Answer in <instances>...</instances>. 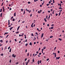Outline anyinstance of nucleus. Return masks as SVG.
I'll return each instance as SVG.
<instances>
[{
	"instance_id": "obj_1",
	"label": "nucleus",
	"mask_w": 65,
	"mask_h": 65,
	"mask_svg": "<svg viewBox=\"0 0 65 65\" xmlns=\"http://www.w3.org/2000/svg\"><path fill=\"white\" fill-rule=\"evenodd\" d=\"M12 57H14V58H15V57H16V56H15V55L14 56V54H13L12 55Z\"/></svg>"
},
{
	"instance_id": "obj_2",
	"label": "nucleus",
	"mask_w": 65,
	"mask_h": 65,
	"mask_svg": "<svg viewBox=\"0 0 65 65\" xmlns=\"http://www.w3.org/2000/svg\"><path fill=\"white\" fill-rule=\"evenodd\" d=\"M60 57H56V60H59V59H60Z\"/></svg>"
},
{
	"instance_id": "obj_3",
	"label": "nucleus",
	"mask_w": 65,
	"mask_h": 65,
	"mask_svg": "<svg viewBox=\"0 0 65 65\" xmlns=\"http://www.w3.org/2000/svg\"><path fill=\"white\" fill-rule=\"evenodd\" d=\"M34 24V23H32V24L31 25V27H32V28H33V24Z\"/></svg>"
},
{
	"instance_id": "obj_4",
	"label": "nucleus",
	"mask_w": 65,
	"mask_h": 65,
	"mask_svg": "<svg viewBox=\"0 0 65 65\" xmlns=\"http://www.w3.org/2000/svg\"><path fill=\"white\" fill-rule=\"evenodd\" d=\"M43 34H44V33H42V35L41 36V37L42 38V37H43Z\"/></svg>"
},
{
	"instance_id": "obj_5",
	"label": "nucleus",
	"mask_w": 65,
	"mask_h": 65,
	"mask_svg": "<svg viewBox=\"0 0 65 65\" xmlns=\"http://www.w3.org/2000/svg\"><path fill=\"white\" fill-rule=\"evenodd\" d=\"M13 28V27H11L10 28V31Z\"/></svg>"
},
{
	"instance_id": "obj_6",
	"label": "nucleus",
	"mask_w": 65,
	"mask_h": 65,
	"mask_svg": "<svg viewBox=\"0 0 65 65\" xmlns=\"http://www.w3.org/2000/svg\"><path fill=\"white\" fill-rule=\"evenodd\" d=\"M29 45H31V46L32 45V42H30L29 43Z\"/></svg>"
},
{
	"instance_id": "obj_7",
	"label": "nucleus",
	"mask_w": 65,
	"mask_h": 65,
	"mask_svg": "<svg viewBox=\"0 0 65 65\" xmlns=\"http://www.w3.org/2000/svg\"><path fill=\"white\" fill-rule=\"evenodd\" d=\"M14 17H16V13H14Z\"/></svg>"
},
{
	"instance_id": "obj_8",
	"label": "nucleus",
	"mask_w": 65,
	"mask_h": 65,
	"mask_svg": "<svg viewBox=\"0 0 65 65\" xmlns=\"http://www.w3.org/2000/svg\"><path fill=\"white\" fill-rule=\"evenodd\" d=\"M3 12H4V10H5V9H4V6L3 7Z\"/></svg>"
},
{
	"instance_id": "obj_9",
	"label": "nucleus",
	"mask_w": 65,
	"mask_h": 65,
	"mask_svg": "<svg viewBox=\"0 0 65 65\" xmlns=\"http://www.w3.org/2000/svg\"><path fill=\"white\" fill-rule=\"evenodd\" d=\"M58 40H60V41H62V40L60 38H59L58 39Z\"/></svg>"
},
{
	"instance_id": "obj_10",
	"label": "nucleus",
	"mask_w": 65,
	"mask_h": 65,
	"mask_svg": "<svg viewBox=\"0 0 65 65\" xmlns=\"http://www.w3.org/2000/svg\"><path fill=\"white\" fill-rule=\"evenodd\" d=\"M8 25H10V22L9 21V20H8Z\"/></svg>"
},
{
	"instance_id": "obj_11",
	"label": "nucleus",
	"mask_w": 65,
	"mask_h": 65,
	"mask_svg": "<svg viewBox=\"0 0 65 65\" xmlns=\"http://www.w3.org/2000/svg\"><path fill=\"white\" fill-rule=\"evenodd\" d=\"M8 32H6L4 34V35H5V34H8Z\"/></svg>"
},
{
	"instance_id": "obj_12",
	"label": "nucleus",
	"mask_w": 65,
	"mask_h": 65,
	"mask_svg": "<svg viewBox=\"0 0 65 65\" xmlns=\"http://www.w3.org/2000/svg\"><path fill=\"white\" fill-rule=\"evenodd\" d=\"M29 55H30V53H27V57H28V56H29Z\"/></svg>"
},
{
	"instance_id": "obj_13",
	"label": "nucleus",
	"mask_w": 65,
	"mask_h": 65,
	"mask_svg": "<svg viewBox=\"0 0 65 65\" xmlns=\"http://www.w3.org/2000/svg\"><path fill=\"white\" fill-rule=\"evenodd\" d=\"M11 52V48H10V49L9 51V52H10H10Z\"/></svg>"
},
{
	"instance_id": "obj_14",
	"label": "nucleus",
	"mask_w": 65,
	"mask_h": 65,
	"mask_svg": "<svg viewBox=\"0 0 65 65\" xmlns=\"http://www.w3.org/2000/svg\"><path fill=\"white\" fill-rule=\"evenodd\" d=\"M44 21H45V22H47V21H46V18H44Z\"/></svg>"
},
{
	"instance_id": "obj_15",
	"label": "nucleus",
	"mask_w": 65,
	"mask_h": 65,
	"mask_svg": "<svg viewBox=\"0 0 65 65\" xmlns=\"http://www.w3.org/2000/svg\"><path fill=\"white\" fill-rule=\"evenodd\" d=\"M43 48L44 49V50H45V48H46V46H44L43 47Z\"/></svg>"
},
{
	"instance_id": "obj_16",
	"label": "nucleus",
	"mask_w": 65,
	"mask_h": 65,
	"mask_svg": "<svg viewBox=\"0 0 65 65\" xmlns=\"http://www.w3.org/2000/svg\"><path fill=\"white\" fill-rule=\"evenodd\" d=\"M1 42L2 43L3 42V40H0Z\"/></svg>"
},
{
	"instance_id": "obj_17",
	"label": "nucleus",
	"mask_w": 65,
	"mask_h": 65,
	"mask_svg": "<svg viewBox=\"0 0 65 65\" xmlns=\"http://www.w3.org/2000/svg\"><path fill=\"white\" fill-rule=\"evenodd\" d=\"M4 55V54H3V53L2 54H1V56H3Z\"/></svg>"
},
{
	"instance_id": "obj_18",
	"label": "nucleus",
	"mask_w": 65,
	"mask_h": 65,
	"mask_svg": "<svg viewBox=\"0 0 65 65\" xmlns=\"http://www.w3.org/2000/svg\"><path fill=\"white\" fill-rule=\"evenodd\" d=\"M26 11H27L28 12H29V10H27V8L26 9Z\"/></svg>"
},
{
	"instance_id": "obj_19",
	"label": "nucleus",
	"mask_w": 65,
	"mask_h": 65,
	"mask_svg": "<svg viewBox=\"0 0 65 65\" xmlns=\"http://www.w3.org/2000/svg\"><path fill=\"white\" fill-rule=\"evenodd\" d=\"M54 24H52L51 25L52 27H54Z\"/></svg>"
},
{
	"instance_id": "obj_20",
	"label": "nucleus",
	"mask_w": 65,
	"mask_h": 65,
	"mask_svg": "<svg viewBox=\"0 0 65 65\" xmlns=\"http://www.w3.org/2000/svg\"><path fill=\"white\" fill-rule=\"evenodd\" d=\"M2 13H1V18H2Z\"/></svg>"
},
{
	"instance_id": "obj_21",
	"label": "nucleus",
	"mask_w": 65,
	"mask_h": 65,
	"mask_svg": "<svg viewBox=\"0 0 65 65\" xmlns=\"http://www.w3.org/2000/svg\"><path fill=\"white\" fill-rule=\"evenodd\" d=\"M53 36H51L50 37V38H53Z\"/></svg>"
},
{
	"instance_id": "obj_22",
	"label": "nucleus",
	"mask_w": 65,
	"mask_h": 65,
	"mask_svg": "<svg viewBox=\"0 0 65 65\" xmlns=\"http://www.w3.org/2000/svg\"><path fill=\"white\" fill-rule=\"evenodd\" d=\"M24 36H25V39H26V35H24Z\"/></svg>"
},
{
	"instance_id": "obj_23",
	"label": "nucleus",
	"mask_w": 65,
	"mask_h": 65,
	"mask_svg": "<svg viewBox=\"0 0 65 65\" xmlns=\"http://www.w3.org/2000/svg\"><path fill=\"white\" fill-rule=\"evenodd\" d=\"M36 38H35V39H33V40H34H34H36Z\"/></svg>"
},
{
	"instance_id": "obj_24",
	"label": "nucleus",
	"mask_w": 65,
	"mask_h": 65,
	"mask_svg": "<svg viewBox=\"0 0 65 65\" xmlns=\"http://www.w3.org/2000/svg\"><path fill=\"white\" fill-rule=\"evenodd\" d=\"M61 7H60L59 9H62V8Z\"/></svg>"
},
{
	"instance_id": "obj_25",
	"label": "nucleus",
	"mask_w": 65,
	"mask_h": 65,
	"mask_svg": "<svg viewBox=\"0 0 65 65\" xmlns=\"http://www.w3.org/2000/svg\"><path fill=\"white\" fill-rule=\"evenodd\" d=\"M24 33H23V34H22V35H21V36H23V35H24Z\"/></svg>"
},
{
	"instance_id": "obj_26",
	"label": "nucleus",
	"mask_w": 65,
	"mask_h": 65,
	"mask_svg": "<svg viewBox=\"0 0 65 65\" xmlns=\"http://www.w3.org/2000/svg\"><path fill=\"white\" fill-rule=\"evenodd\" d=\"M38 0H34V2H36V1H38Z\"/></svg>"
},
{
	"instance_id": "obj_27",
	"label": "nucleus",
	"mask_w": 65,
	"mask_h": 65,
	"mask_svg": "<svg viewBox=\"0 0 65 65\" xmlns=\"http://www.w3.org/2000/svg\"><path fill=\"white\" fill-rule=\"evenodd\" d=\"M60 14H61V12H60L59 13V15H58L59 16H60Z\"/></svg>"
},
{
	"instance_id": "obj_28",
	"label": "nucleus",
	"mask_w": 65,
	"mask_h": 65,
	"mask_svg": "<svg viewBox=\"0 0 65 65\" xmlns=\"http://www.w3.org/2000/svg\"><path fill=\"white\" fill-rule=\"evenodd\" d=\"M15 64H19V62H16V63Z\"/></svg>"
},
{
	"instance_id": "obj_29",
	"label": "nucleus",
	"mask_w": 65,
	"mask_h": 65,
	"mask_svg": "<svg viewBox=\"0 0 65 65\" xmlns=\"http://www.w3.org/2000/svg\"><path fill=\"white\" fill-rule=\"evenodd\" d=\"M27 58H26L25 59V61H27Z\"/></svg>"
},
{
	"instance_id": "obj_30",
	"label": "nucleus",
	"mask_w": 65,
	"mask_h": 65,
	"mask_svg": "<svg viewBox=\"0 0 65 65\" xmlns=\"http://www.w3.org/2000/svg\"><path fill=\"white\" fill-rule=\"evenodd\" d=\"M28 45V43L26 44H25V46H27V45Z\"/></svg>"
},
{
	"instance_id": "obj_31",
	"label": "nucleus",
	"mask_w": 65,
	"mask_h": 65,
	"mask_svg": "<svg viewBox=\"0 0 65 65\" xmlns=\"http://www.w3.org/2000/svg\"><path fill=\"white\" fill-rule=\"evenodd\" d=\"M39 60H38V63L39 65Z\"/></svg>"
},
{
	"instance_id": "obj_32",
	"label": "nucleus",
	"mask_w": 65,
	"mask_h": 65,
	"mask_svg": "<svg viewBox=\"0 0 65 65\" xmlns=\"http://www.w3.org/2000/svg\"><path fill=\"white\" fill-rule=\"evenodd\" d=\"M9 35H8L7 36H6V38H7V37H8V36H9Z\"/></svg>"
},
{
	"instance_id": "obj_33",
	"label": "nucleus",
	"mask_w": 65,
	"mask_h": 65,
	"mask_svg": "<svg viewBox=\"0 0 65 65\" xmlns=\"http://www.w3.org/2000/svg\"><path fill=\"white\" fill-rule=\"evenodd\" d=\"M9 62L10 63H11V60H9Z\"/></svg>"
},
{
	"instance_id": "obj_34",
	"label": "nucleus",
	"mask_w": 65,
	"mask_h": 65,
	"mask_svg": "<svg viewBox=\"0 0 65 65\" xmlns=\"http://www.w3.org/2000/svg\"><path fill=\"white\" fill-rule=\"evenodd\" d=\"M54 29V27H51V29Z\"/></svg>"
},
{
	"instance_id": "obj_35",
	"label": "nucleus",
	"mask_w": 65,
	"mask_h": 65,
	"mask_svg": "<svg viewBox=\"0 0 65 65\" xmlns=\"http://www.w3.org/2000/svg\"><path fill=\"white\" fill-rule=\"evenodd\" d=\"M38 13H40V11H38Z\"/></svg>"
},
{
	"instance_id": "obj_36",
	"label": "nucleus",
	"mask_w": 65,
	"mask_h": 65,
	"mask_svg": "<svg viewBox=\"0 0 65 65\" xmlns=\"http://www.w3.org/2000/svg\"><path fill=\"white\" fill-rule=\"evenodd\" d=\"M50 15H49V16L48 17V20H49V19H50Z\"/></svg>"
},
{
	"instance_id": "obj_37",
	"label": "nucleus",
	"mask_w": 65,
	"mask_h": 65,
	"mask_svg": "<svg viewBox=\"0 0 65 65\" xmlns=\"http://www.w3.org/2000/svg\"><path fill=\"white\" fill-rule=\"evenodd\" d=\"M15 20V19L14 18H13V20H12V21H14Z\"/></svg>"
},
{
	"instance_id": "obj_38",
	"label": "nucleus",
	"mask_w": 65,
	"mask_h": 65,
	"mask_svg": "<svg viewBox=\"0 0 65 65\" xmlns=\"http://www.w3.org/2000/svg\"><path fill=\"white\" fill-rule=\"evenodd\" d=\"M36 53L37 54H38V53H39V52L38 51L36 52Z\"/></svg>"
},
{
	"instance_id": "obj_39",
	"label": "nucleus",
	"mask_w": 65,
	"mask_h": 65,
	"mask_svg": "<svg viewBox=\"0 0 65 65\" xmlns=\"http://www.w3.org/2000/svg\"><path fill=\"white\" fill-rule=\"evenodd\" d=\"M2 9H1V11H0V12H2Z\"/></svg>"
},
{
	"instance_id": "obj_40",
	"label": "nucleus",
	"mask_w": 65,
	"mask_h": 65,
	"mask_svg": "<svg viewBox=\"0 0 65 65\" xmlns=\"http://www.w3.org/2000/svg\"><path fill=\"white\" fill-rule=\"evenodd\" d=\"M50 5V4H46V5L47 6H49V5Z\"/></svg>"
},
{
	"instance_id": "obj_41",
	"label": "nucleus",
	"mask_w": 65,
	"mask_h": 65,
	"mask_svg": "<svg viewBox=\"0 0 65 65\" xmlns=\"http://www.w3.org/2000/svg\"><path fill=\"white\" fill-rule=\"evenodd\" d=\"M31 36H34V35H33V34H31Z\"/></svg>"
},
{
	"instance_id": "obj_42",
	"label": "nucleus",
	"mask_w": 65,
	"mask_h": 65,
	"mask_svg": "<svg viewBox=\"0 0 65 65\" xmlns=\"http://www.w3.org/2000/svg\"><path fill=\"white\" fill-rule=\"evenodd\" d=\"M40 63H41V60H40L39 61Z\"/></svg>"
},
{
	"instance_id": "obj_43",
	"label": "nucleus",
	"mask_w": 65,
	"mask_h": 65,
	"mask_svg": "<svg viewBox=\"0 0 65 65\" xmlns=\"http://www.w3.org/2000/svg\"><path fill=\"white\" fill-rule=\"evenodd\" d=\"M53 3H55V1L54 0H53Z\"/></svg>"
},
{
	"instance_id": "obj_44",
	"label": "nucleus",
	"mask_w": 65,
	"mask_h": 65,
	"mask_svg": "<svg viewBox=\"0 0 65 65\" xmlns=\"http://www.w3.org/2000/svg\"><path fill=\"white\" fill-rule=\"evenodd\" d=\"M28 4H30V3H31L30 2H28Z\"/></svg>"
},
{
	"instance_id": "obj_45",
	"label": "nucleus",
	"mask_w": 65,
	"mask_h": 65,
	"mask_svg": "<svg viewBox=\"0 0 65 65\" xmlns=\"http://www.w3.org/2000/svg\"><path fill=\"white\" fill-rule=\"evenodd\" d=\"M14 40H15V41L17 42V40L16 39H14Z\"/></svg>"
},
{
	"instance_id": "obj_46",
	"label": "nucleus",
	"mask_w": 65,
	"mask_h": 65,
	"mask_svg": "<svg viewBox=\"0 0 65 65\" xmlns=\"http://www.w3.org/2000/svg\"><path fill=\"white\" fill-rule=\"evenodd\" d=\"M25 13V11L24 10V12L23 14H24Z\"/></svg>"
},
{
	"instance_id": "obj_47",
	"label": "nucleus",
	"mask_w": 65,
	"mask_h": 65,
	"mask_svg": "<svg viewBox=\"0 0 65 65\" xmlns=\"http://www.w3.org/2000/svg\"><path fill=\"white\" fill-rule=\"evenodd\" d=\"M35 33L36 35H38V33L37 32H35Z\"/></svg>"
},
{
	"instance_id": "obj_48",
	"label": "nucleus",
	"mask_w": 65,
	"mask_h": 65,
	"mask_svg": "<svg viewBox=\"0 0 65 65\" xmlns=\"http://www.w3.org/2000/svg\"><path fill=\"white\" fill-rule=\"evenodd\" d=\"M58 54H59V53H60V51H58Z\"/></svg>"
},
{
	"instance_id": "obj_49",
	"label": "nucleus",
	"mask_w": 65,
	"mask_h": 65,
	"mask_svg": "<svg viewBox=\"0 0 65 65\" xmlns=\"http://www.w3.org/2000/svg\"><path fill=\"white\" fill-rule=\"evenodd\" d=\"M19 33V31H17V32H16V34L17 33Z\"/></svg>"
},
{
	"instance_id": "obj_50",
	"label": "nucleus",
	"mask_w": 65,
	"mask_h": 65,
	"mask_svg": "<svg viewBox=\"0 0 65 65\" xmlns=\"http://www.w3.org/2000/svg\"><path fill=\"white\" fill-rule=\"evenodd\" d=\"M50 12H51V11H48V13H50Z\"/></svg>"
},
{
	"instance_id": "obj_51",
	"label": "nucleus",
	"mask_w": 65,
	"mask_h": 65,
	"mask_svg": "<svg viewBox=\"0 0 65 65\" xmlns=\"http://www.w3.org/2000/svg\"><path fill=\"white\" fill-rule=\"evenodd\" d=\"M10 48V46H9L8 48V49L9 50V48Z\"/></svg>"
},
{
	"instance_id": "obj_52",
	"label": "nucleus",
	"mask_w": 65,
	"mask_h": 65,
	"mask_svg": "<svg viewBox=\"0 0 65 65\" xmlns=\"http://www.w3.org/2000/svg\"><path fill=\"white\" fill-rule=\"evenodd\" d=\"M28 61H27L26 62V65H28Z\"/></svg>"
},
{
	"instance_id": "obj_53",
	"label": "nucleus",
	"mask_w": 65,
	"mask_h": 65,
	"mask_svg": "<svg viewBox=\"0 0 65 65\" xmlns=\"http://www.w3.org/2000/svg\"><path fill=\"white\" fill-rule=\"evenodd\" d=\"M21 11L22 12H23V9H21Z\"/></svg>"
},
{
	"instance_id": "obj_54",
	"label": "nucleus",
	"mask_w": 65,
	"mask_h": 65,
	"mask_svg": "<svg viewBox=\"0 0 65 65\" xmlns=\"http://www.w3.org/2000/svg\"><path fill=\"white\" fill-rule=\"evenodd\" d=\"M7 47L6 46H5V50H6L7 48H6Z\"/></svg>"
},
{
	"instance_id": "obj_55",
	"label": "nucleus",
	"mask_w": 65,
	"mask_h": 65,
	"mask_svg": "<svg viewBox=\"0 0 65 65\" xmlns=\"http://www.w3.org/2000/svg\"><path fill=\"white\" fill-rule=\"evenodd\" d=\"M53 4H53V3H51V5H53Z\"/></svg>"
},
{
	"instance_id": "obj_56",
	"label": "nucleus",
	"mask_w": 65,
	"mask_h": 65,
	"mask_svg": "<svg viewBox=\"0 0 65 65\" xmlns=\"http://www.w3.org/2000/svg\"><path fill=\"white\" fill-rule=\"evenodd\" d=\"M32 62H34V59L32 60Z\"/></svg>"
},
{
	"instance_id": "obj_57",
	"label": "nucleus",
	"mask_w": 65,
	"mask_h": 65,
	"mask_svg": "<svg viewBox=\"0 0 65 65\" xmlns=\"http://www.w3.org/2000/svg\"><path fill=\"white\" fill-rule=\"evenodd\" d=\"M31 12V10H30L29 11V13H30Z\"/></svg>"
},
{
	"instance_id": "obj_58",
	"label": "nucleus",
	"mask_w": 65,
	"mask_h": 65,
	"mask_svg": "<svg viewBox=\"0 0 65 65\" xmlns=\"http://www.w3.org/2000/svg\"><path fill=\"white\" fill-rule=\"evenodd\" d=\"M49 60V59L47 58L46 60V61H48Z\"/></svg>"
},
{
	"instance_id": "obj_59",
	"label": "nucleus",
	"mask_w": 65,
	"mask_h": 65,
	"mask_svg": "<svg viewBox=\"0 0 65 65\" xmlns=\"http://www.w3.org/2000/svg\"><path fill=\"white\" fill-rule=\"evenodd\" d=\"M56 47H55V48H54V50H56Z\"/></svg>"
},
{
	"instance_id": "obj_60",
	"label": "nucleus",
	"mask_w": 65,
	"mask_h": 65,
	"mask_svg": "<svg viewBox=\"0 0 65 65\" xmlns=\"http://www.w3.org/2000/svg\"><path fill=\"white\" fill-rule=\"evenodd\" d=\"M20 26H19L18 28L17 29H19L20 28Z\"/></svg>"
},
{
	"instance_id": "obj_61",
	"label": "nucleus",
	"mask_w": 65,
	"mask_h": 65,
	"mask_svg": "<svg viewBox=\"0 0 65 65\" xmlns=\"http://www.w3.org/2000/svg\"><path fill=\"white\" fill-rule=\"evenodd\" d=\"M27 52V49H26L25 50V53H26Z\"/></svg>"
},
{
	"instance_id": "obj_62",
	"label": "nucleus",
	"mask_w": 65,
	"mask_h": 65,
	"mask_svg": "<svg viewBox=\"0 0 65 65\" xmlns=\"http://www.w3.org/2000/svg\"><path fill=\"white\" fill-rule=\"evenodd\" d=\"M51 10V11H53V9H52Z\"/></svg>"
},
{
	"instance_id": "obj_63",
	"label": "nucleus",
	"mask_w": 65,
	"mask_h": 65,
	"mask_svg": "<svg viewBox=\"0 0 65 65\" xmlns=\"http://www.w3.org/2000/svg\"><path fill=\"white\" fill-rule=\"evenodd\" d=\"M58 15V14H56V16H57V15Z\"/></svg>"
},
{
	"instance_id": "obj_64",
	"label": "nucleus",
	"mask_w": 65,
	"mask_h": 65,
	"mask_svg": "<svg viewBox=\"0 0 65 65\" xmlns=\"http://www.w3.org/2000/svg\"><path fill=\"white\" fill-rule=\"evenodd\" d=\"M34 44H36V42H34Z\"/></svg>"
}]
</instances>
